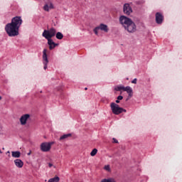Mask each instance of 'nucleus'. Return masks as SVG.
<instances>
[{"instance_id": "nucleus-1", "label": "nucleus", "mask_w": 182, "mask_h": 182, "mask_svg": "<svg viewBox=\"0 0 182 182\" xmlns=\"http://www.w3.org/2000/svg\"><path fill=\"white\" fill-rule=\"evenodd\" d=\"M119 23L124 26L125 31H127L129 33H134L136 32V23L132 19L126 17V16H121L119 17Z\"/></svg>"}, {"instance_id": "nucleus-2", "label": "nucleus", "mask_w": 182, "mask_h": 182, "mask_svg": "<svg viewBox=\"0 0 182 182\" xmlns=\"http://www.w3.org/2000/svg\"><path fill=\"white\" fill-rule=\"evenodd\" d=\"M5 31L10 37L18 36L19 35V28L9 23L5 26Z\"/></svg>"}, {"instance_id": "nucleus-3", "label": "nucleus", "mask_w": 182, "mask_h": 182, "mask_svg": "<svg viewBox=\"0 0 182 182\" xmlns=\"http://www.w3.org/2000/svg\"><path fill=\"white\" fill-rule=\"evenodd\" d=\"M110 107H111V110L114 114L117 115V114H120L123 113V112L124 113H126L127 112L125 109L120 107L119 106V105H117L114 102H112L110 104Z\"/></svg>"}, {"instance_id": "nucleus-4", "label": "nucleus", "mask_w": 182, "mask_h": 182, "mask_svg": "<svg viewBox=\"0 0 182 182\" xmlns=\"http://www.w3.org/2000/svg\"><path fill=\"white\" fill-rule=\"evenodd\" d=\"M56 35V29L51 28L49 30H44L42 36L47 40L52 39Z\"/></svg>"}, {"instance_id": "nucleus-5", "label": "nucleus", "mask_w": 182, "mask_h": 182, "mask_svg": "<svg viewBox=\"0 0 182 182\" xmlns=\"http://www.w3.org/2000/svg\"><path fill=\"white\" fill-rule=\"evenodd\" d=\"M99 31H102L105 32V33H107V32H109V27L106 24L101 23L94 28V33L99 35Z\"/></svg>"}, {"instance_id": "nucleus-6", "label": "nucleus", "mask_w": 182, "mask_h": 182, "mask_svg": "<svg viewBox=\"0 0 182 182\" xmlns=\"http://www.w3.org/2000/svg\"><path fill=\"white\" fill-rule=\"evenodd\" d=\"M55 144V142H43L41 146L40 149L41 151L48 152L50 151V149H52V145Z\"/></svg>"}, {"instance_id": "nucleus-7", "label": "nucleus", "mask_w": 182, "mask_h": 182, "mask_svg": "<svg viewBox=\"0 0 182 182\" xmlns=\"http://www.w3.org/2000/svg\"><path fill=\"white\" fill-rule=\"evenodd\" d=\"M10 23L19 29L22 25V18L21 16H16L11 19V22Z\"/></svg>"}, {"instance_id": "nucleus-8", "label": "nucleus", "mask_w": 182, "mask_h": 182, "mask_svg": "<svg viewBox=\"0 0 182 182\" xmlns=\"http://www.w3.org/2000/svg\"><path fill=\"white\" fill-rule=\"evenodd\" d=\"M46 52H48V50L44 49L43 51V63L44 65L43 69L46 70L48 69V63H49V60H48V54H46Z\"/></svg>"}, {"instance_id": "nucleus-9", "label": "nucleus", "mask_w": 182, "mask_h": 182, "mask_svg": "<svg viewBox=\"0 0 182 182\" xmlns=\"http://www.w3.org/2000/svg\"><path fill=\"white\" fill-rule=\"evenodd\" d=\"M123 11L125 15H130V14L133 12V9H132V7L129 4H124Z\"/></svg>"}, {"instance_id": "nucleus-10", "label": "nucleus", "mask_w": 182, "mask_h": 182, "mask_svg": "<svg viewBox=\"0 0 182 182\" xmlns=\"http://www.w3.org/2000/svg\"><path fill=\"white\" fill-rule=\"evenodd\" d=\"M156 22L159 25L163 23V21L164 20V16H163V14L161 13L157 12L156 14Z\"/></svg>"}, {"instance_id": "nucleus-11", "label": "nucleus", "mask_w": 182, "mask_h": 182, "mask_svg": "<svg viewBox=\"0 0 182 182\" xmlns=\"http://www.w3.org/2000/svg\"><path fill=\"white\" fill-rule=\"evenodd\" d=\"M31 117V115L28 114H23L20 118V122L22 126H25L26 124V122H28V119Z\"/></svg>"}, {"instance_id": "nucleus-12", "label": "nucleus", "mask_w": 182, "mask_h": 182, "mask_svg": "<svg viewBox=\"0 0 182 182\" xmlns=\"http://www.w3.org/2000/svg\"><path fill=\"white\" fill-rule=\"evenodd\" d=\"M48 45L49 46V49L50 50H52L53 49H55V46H58V43H55L53 42V40L52 39H48Z\"/></svg>"}, {"instance_id": "nucleus-13", "label": "nucleus", "mask_w": 182, "mask_h": 182, "mask_svg": "<svg viewBox=\"0 0 182 182\" xmlns=\"http://www.w3.org/2000/svg\"><path fill=\"white\" fill-rule=\"evenodd\" d=\"M14 164L18 168H22L23 167V161L21 159L14 160Z\"/></svg>"}, {"instance_id": "nucleus-14", "label": "nucleus", "mask_w": 182, "mask_h": 182, "mask_svg": "<svg viewBox=\"0 0 182 182\" xmlns=\"http://www.w3.org/2000/svg\"><path fill=\"white\" fill-rule=\"evenodd\" d=\"M124 92H127L129 94V96H132V93H133V90L132 89V87L127 86V87H124Z\"/></svg>"}, {"instance_id": "nucleus-15", "label": "nucleus", "mask_w": 182, "mask_h": 182, "mask_svg": "<svg viewBox=\"0 0 182 182\" xmlns=\"http://www.w3.org/2000/svg\"><path fill=\"white\" fill-rule=\"evenodd\" d=\"M12 157H14L15 159H19L21 157V152L20 151H12L11 152Z\"/></svg>"}, {"instance_id": "nucleus-16", "label": "nucleus", "mask_w": 182, "mask_h": 182, "mask_svg": "<svg viewBox=\"0 0 182 182\" xmlns=\"http://www.w3.org/2000/svg\"><path fill=\"white\" fill-rule=\"evenodd\" d=\"M69 137H72V134H66L60 137V140H65V139H68Z\"/></svg>"}, {"instance_id": "nucleus-17", "label": "nucleus", "mask_w": 182, "mask_h": 182, "mask_svg": "<svg viewBox=\"0 0 182 182\" xmlns=\"http://www.w3.org/2000/svg\"><path fill=\"white\" fill-rule=\"evenodd\" d=\"M60 178L58 176H55L53 178H50L48 182H59Z\"/></svg>"}, {"instance_id": "nucleus-18", "label": "nucleus", "mask_w": 182, "mask_h": 182, "mask_svg": "<svg viewBox=\"0 0 182 182\" xmlns=\"http://www.w3.org/2000/svg\"><path fill=\"white\" fill-rule=\"evenodd\" d=\"M55 38H57L58 39H59L60 41L63 39V34L60 32H58L55 34Z\"/></svg>"}, {"instance_id": "nucleus-19", "label": "nucleus", "mask_w": 182, "mask_h": 182, "mask_svg": "<svg viewBox=\"0 0 182 182\" xmlns=\"http://www.w3.org/2000/svg\"><path fill=\"white\" fill-rule=\"evenodd\" d=\"M124 86L119 85L114 87V90L117 92H120V90H124Z\"/></svg>"}, {"instance_id": "nucleus-20", "label": "nucleus", "mask_w": 182, "mask_h": 182, "mask_svg": "<svg viewBox=\"0 0 182 182\" xmlns=\"http://www.w3.org/2000/svg\"><path fill=\"white\" fill-rule=\"evenodd\" d=\"M96 154H97V149H94L91 152H90V156H92V157L96 156Z\"/></svg>"}, {"instance_id": "nucleus-21", "label": "nucleus", "mask_w": 182, "mask_h": 182, "mask_svg": "<svg viewBox=\"0 0 182 182\" xmlns=\"http://www.w3.org/2000/svg\"><path fill=\"white\" fill-rule=\"evenodd\" d=\"M43 9L44 11H46V12H49V11H50V9L49 8V4H46L43 6Z\"/></svg>"}, {"instance_id": "nucleus-22", "label": "nucleus", "mask_w": 182, "mask_h": 182, "mask_svg": "<svg viewBox=\"0 0 182 182\" xmlns=\"http://www.w3.org/2000/svg\"><path fill=\"white\" fill-rule=\"evenodd\" d=\"M104 168L107 171H110V166H109V165H106Z\"/></svg>"}, {"instance_id": "nucleus-23", "label": "nucleus", "mask_w": 182, "mask_h": 182, "mask_svg": "<svg viewBox=\"0 0 182 182\" xmlns=\"http://www.w3.org/2000/svg\"><path fill=\"white\" fill-rule=\"evenodd\" d=\"M48 8H50V9H53V4L52 3H50L48 4Z\"/></svg>"}, {"instance_id": "nucleus-24", "label": "nucleus", "mask_w": 182, "mask_h": 182, "mask_svg": "<svg viewBox=\"0 0 182 182\" xmlns=\"http://www.w3.org/2000/svg\"><path fill=\"white\" fill-rule=\"evenodd\" d=\"M132 83H134V85H136L137 83V78H134L132 81Z\"/></svg>"}, {"instance_id": "nucleus-25", "label": "nucleus", "mask_w": 182, "mask_h": 182, "mask_svg": "<svg viewBox=\"0 0 182 182\" xmlns=\"http://www.w3.org/2000/svg\"><path fill=\"white\" fill-rule=\"evenodd\" d=\"M117 100H123V96L119 95V96L117 97Z\"/></svg>"}, {"instance_id": "nucleus-26", "label": "nucleus", "mask_w": 182, "mask_h": 182, "mask_svg": "<svg viewBox=\"0 0 182 182\" xmlns=\"http://www.w3.org/2000/svg\"><path fill=\"white\" fill-rule=\"evenodd\" d=\"M113 143H119V141H117V139H116V138H113Z\"/></svg>"}, {"instance_id": "nucleus-27", "label": "nucleus", "mask_w": 182, "mask_h": 182, "mask_svg": "<svg viewBox=\"0 0 182 182\" xmlns=\"http://www.w3.org/2000/svg\"><path fill=\"white\" fill-rule=\"evenodd\" d=\"M31 154H32V151H30L29 153L27 154V156H31Z\"/></svg>"}, {"instance_id": "nucleus-28", "label": "nucleus", "mask_w": 182, "mask_h": 182, "mask_svg": "<svg viewBox=\"0 0 182 182\" xmlns=\"http://www.w3.org/2000/svg\"><path fill=\"white\" fill-rule=\"evenodd\" d=\"M53 166V164H52L50 163L48 164V167H52Z\"/></svg>"}, {"instance_id": "nucleus-29", "label": "nucleus", "mask_w": 182, "mask_h": 182, "mask_svg": "<svg viewBox=\"0 0 182 182\" xmlns=\"http://www.w3.org/2000/svg\"><path fill=\"white\" fill-rule=\"evenodd\" d=\"M115 102H116V103H120V100H117L115 101Z\"/></svg>"}, {"instance_id": "nucleus-30", "label": "nucleus", "mask_w": 182, "mask_h": 182, "mask_svg": "<svg viewBox=\"0 0 182 182\" xmlns=\"http://www.w3.org/2000/svg\"><path fill=\"white\" fill-rule=\"evenodd\" d=\"M0 100H2V97L0 96Z\"/></svg>"}, {"instance_id": "nucleus-31", "label": "nucleus", "mask_w": 182, "mask_h": 182, "mask_svg": "<svg viewBox=\"0 0 182 182\" xmlns=\"http://www.w3.org/2000/svg\"><path fill=\"white\" fill-rule=\"evenodd\" d=\"M85 90H87V87H85Z\"/></svg>"}, {"instance_id": "nucleus-32", "label": "nucleus", "mask_w": 182, "mask_h": 182, "mask_svg": "<svg viewBox=\"0 0 182 182\" xmlns=\"http://www.w3.org/2000/svg\"><path fill=\"white\" fill-rule=\"evenodd\" d=\"M7 153L9 154V151H8Z\"/></svg>"}]
</instances>
